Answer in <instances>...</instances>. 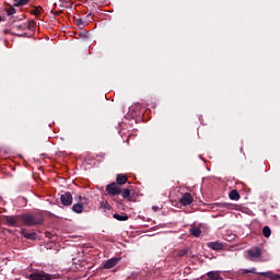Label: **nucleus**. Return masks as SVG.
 <instances>
[{
  "label": "nucleus",
  "instance_id": "f257e3e1",
  "mask_svg": "<svg viewBox=\"0 0 280 280\" xmlns=\"http://www.w3.org/2000/svg\"><path fill=\"white\" fill-rule=\"evenodd\" d=\"M21 215L22 222L25 226H38V224H43V222H45L43 214L24 213Z\"/></svg>",
  "mask_w": 280,
  "mask_h": 280
},
{
  "label": "nucleus",
  "instance_id": "f03ea898",
  "mask_svg": "<svg viewBox=\"0 0 280 280\" xmlns=\"http://www.w3.org/2000/svg\"><path fill=\"white\" fill-rule=\"evenodd\" d=\"M242 275H258L259 277H267V279L271 280H279L280 275L279 273H272V271H266V272H257V269L253 267L252 269H243L241 270Z\"/></svg>",
  "mask_w": 280,
  "mask_h": 280
},
{
  "label": "nucleus",
  "instance_id": "7ed1b4c3",
  "mask_svg": "<svg viewBox=\"0 0 280 280\" xmlns=\"http://www.w3.org/2000/svg\"><path fill=\"white\" fill-rule=\"evenodd\" d=\"M21 220H22L21 214L4 217V222H7L9 226H19V224H21Z\"/></svg>",
  "mask_w": 280,
  "mask_h": 280
},
{
  "label": "nucleus",
  "instance_id": "20e7f679",
  "mask_svg": "<svg viewBox=\"0 0 280 280\" xmlns=\"http://www.w3.org/2000/svg\"><path fill=\"white\" fill-rule=\"evenodd\" d=\"M108 196H119L121 194V187L117 183H112L106 186Z\"/></svg>",
  "mask_w": 280,
  "mask_h": 280
},
{
  "label": "nucleus",
  "instance_id": "39448f33",
  "mask_svg": "<svg viewBox=\"0 0 280 280\" xmlns=\"http://www.w3.org/2000/svg\"><path fill=\"white\" fill-rule=\"evenodd\" d=\"M60 201L63 207H71L73 205V195L70 191H66L60 196Z\"/></svg>",
  "mask_w": 280,
  "mask_h": 280
},
{
  "label": "nucleus",
  "instance_id": "423d86ee",
  "mask_svg": "<svg viewBox=\"0 0 280 280\" xmlns=\"http://www.w3.org/2000/svg\"><path fill=\"white\" fill-rule=\"evenodd\" d=\"M119 261H121V258L113 257L103 262V268H105L106 270H110V268H115V266H117V264H119Z\"/></svg>",
  "mask_w": 280,
  "mask_h": 280
},
{
  "label": "nucleus",
  "instance_id": "0eeeda50",
  "mask_svg": "<svg viewBox=\"0 0 280 280\" xmlns=\"http://www.w3.org/2000/svg\"><path fill=\"white\" fill-rule=\"evenodd\" d=\"M179 202L183 205V207H189V205L194 202V196H191L189 192H185Z\"/></svg>",
  "mask_w": 280,
  "mask_h": 280
},
{
  "label": "nucleus",
  "instance_id": "6e6552de",
  "mask_svg": "<svg viewBox=\"0 0 280 280\" xmlns=\"http://www.w3.org/2000/svg\"><path fill=\"white\" fill-rule=\"evenodd\" d=\"M31 280H49V275L45 272H33L28 276Z\"/></svg>",
  "mask_w": 280,
  "mask_h": 280
},
{
  "label": "nucleus",
  "instance_id": "1a4fd4ad",
  "mask_svg": "<svg viewBox=\"0 0 280 280\" xmlns=\"http://www.w3.org/2000/svg\"><path fill=\"white\" fill-rule=\"evenodd\" d=\"M247 254L249 255V257H252L253 259H259V257H261V249L259 248H254V249H249L247 252Z\"/></svg>",
  "mask_w": 280,
  "mask_h": 280
},
{
  "label": "nucleus",
  "instance_id": "9d476101",
  "mask_svg": "<svg viewBox=\"0 0 280 280\" xmlns=\"http://www.w3.org/2000/svg\"><path fill=\"white\" fill-rule=\"evenodd\" d=\"M22 235H24V237L26 240H37L38 238V234H36V232H27V230L22 229Z\"/></svg>",
  "mask_w": 280,
  "mask_h": 280
},
{
  "label": "nucleus",
  "instance_id": "9b49d317",
  "mask_svg": "<svg viewBox=\"0 0 280 280\" xmlns=\"http://www.w3.org/2000/svg\"><path fill=\"white\" fill-rule=\"evenodd\" d=\"M126 183H128V176L118 174L116 177V185H126Z\"/></svg>",
  "mask_w": 280,
  "mask_h": 280
},
{
  "label": "nucleus",
  "instance_id": "f8f14e48",
  "mask_svg": "<svg viewBox=\"0 0 280 280\" xmlns=\"http://www.w3.org/2000/svg\"><path fill=\"white\" fill-rule=\"evenodd\" d=\"M232 205L228 202H217L212 205V209H231Z\"/></svg>",
  "mask_w": 280,
  "mask_h": 280
},
{
  "label": "nucleus",
  "instance_id": "ddd939ff",
  "mask_svg": "<svg viewBox=\"0 0 280 280\" xmlns=\"http://www.w3.org/2000/svg\"><path fill=\"white\" fill-rule=\"evenodd\" d=\"M72 211L74 213H83L84 211V203L81 202H77L72 206Z\"/></svg>",
  "mask_w": 280,
  "mask_h": 280
},
{
  "label": "nucleus",
  "instance_id": "4468645a",
  "mask_svg": "<svg viewBox=\"0 0 280 280\" xmlns=\"http://www.w3.org/2000/svg\"><path fill=\"white\" fill-rule=\"evenodd\" d=\"M209 248H211L212 250H222V248H224V245H222V243H218V242H210L208 244Z\"/></svg>",
  "mask_w": 280,
  "mask_h": 280
},
{
  "label": "nucleus",
  "instance_id": "2eb2a0df",
  "mask_svg": "<svg viewBox=\"0 0 280 280\" xmlns=\"http://www.w3.org/2000/svg\"><path fill=\"white\" fill-rule=\"evenodd\" d=\"M229 198L230 200H240L241 196H240V192L236 189H234L230 191Z\"/></svg>",
  "mask_w": 280,
  "mask_h": 280
},
{
  "label": "nucleus",
  "instance_id": "dca6fc26",
  "mask_svg": "<svg viewBox=\"0 0 280 280\" xmlns=\"http://www.w3.org/2000/svg\"><path fill=\"white\" fill-rule=\"evenodd\" d=\"M14 8H23V5H27L30 0H14Z\"/></svg>",
  "mask_w": 280,
  "mask_h": 280
},
{
  "label": "nucleus",
  "instance_id": "f3484780",
  "mask_svg": "<svg viewBox=\"0 0 280 280\" xmlns=\"http://www.w3.org/2000/svg\"><path fill=\"white\" fill-rule=\"evenodd\" d=\"M113 218L115 220H118V222H126V220H128V214H118V213H115L113 215Z\"/></svg>",
  "mask_w": 280,
  "mask_h": 280
},
{
  "label": "nucleus",
  "instance_id": "a211bd4d",
  "mask_svg": "<svg viewBox=\"0 0 280 280\" xmlns=\"http://www.w3.org/2000/svg\"><path fill=\"white\" fill-rule=\"evenodd\" d=\"M4 12H7L8 16H12V14H16V9L14 5H9V8L4 9Z\"/></svg>",
  "mask_w": 280,
  "mask_h": 280
},
{
  "label": "nucleus",
  "instance_id": "6ab92c4d",
  "mask_svg": "<svg viewBox=\"0 0 280 280\" xmlns=\"http://www.w3.org/2000/svg\"><path fill=\"white\" fill-rule=\"evenodd\" d=\"M190 233L194 235V237H198L199 235H201L202 230H200V228L194 226L192 229H190Z\"/></svg>",
  "mask_w": 280,
  "mask_h": 280
},
{
  "label": "nucleus",
  "instance_id": "aec40b11",
  "mask_svg": "<svg viewBox=\"0 0 280 280\" xmlns=\"http://www.w3.org/2000/svg\"><path fill=\"white\" fill-rule=\"evenodd\" d=\"M208 280H222V278H220V273L218 272H209Z\"/></svg>",
  "mask_w": 280,
  "mask_h": 280
},
{
  "label": "nucleus",
  "instance_id": "412c9836",
  "mask_svg": "<svg viewBox=\"0 0 280 280\" xmlns=\"http://www.w3.org/2000/svg\"><path fill=\"white\" fill-rule=\"evenodd\" d=\"M120 194L125 200H130V189L124 188Z\"/></svg>",
  "mask_w": 280,
  "mask_h": 280
},
{
  "label": "nucleus",
  "instance_id": "4be33fe9",
  "mask_svg": "<svg viewBox=\"0 0 280 280\" xmlns=\"http://www.w3.org/2000/svg\"><path fill=\"white\" fill-rule=\"evenodd\" d=\"M26 30L34 32V30H36V22H34V20L28 21V24H26Z\"/></svg>",
  "mask_w": 280,
  "mask_h": 280
},
{
  "label": "nucleus",
  "instance_id": "5701e85b",
  "mask_svg": "<svg viewBox=\"0 0 280 280\" xmlns=\"http://www.w3.org/2000/svg\"><path fill=\"white\" fill-rule=\"evenodd\" d=\"M262 235H264V237H269L270 235H272V231L270 230V226L266 225L262 229Z\"/></svg>",
  "mask_w": 280,
  "mask_h": 280
},
{
  "label": "nucleus",
  "instance_id": "b1692460",
  "mask_svg": "<svg viewBox=\"0 0 280 280\" xmlns=\"http://www.w3.org/2000/svg\"><path fill=\"white\" fill-rule=\"evenodd\" d=\"M13 30H16V32H24V30H27V24H20L13 26Z\"/></svg>",
  "mask_w": 280,
  "mask_h": 280
},
{
  "label": "nucleus",
  "instance_id": "393cba45",
  "mask_svg": "<svg viewBox=\"0 0 280 280\" xmlns=\"http://www.w3.org/2000/svg\"><path fill=\"white\" fill-rule=\"evenodd\" d=\"M188 253L189 248L182 249L177 253V257H185L186 255H188Z\"/></svg>",
  "mask_w": 280,
  "mask_h": 280
},
{
  "label": "nucleus",
  "instance_id": "a878e982",
  "mask_svg": "<svg viewBox=\"0 0 280 280\" xmlns=\"http://www.w3.org/2000/svg\"><path fill=\"white\" fill-rule=\"evenodd\" d=\"M75 25H78L79 27L82 26L84 27V25H86V22L82 20V18H79L75 20Z\"/></svg>",
  "mask_w": 280,
  "mask_h": 280
},
{
  "label": "nucleus",
  "instance_id": "bb28decb",
  "mask_svg": "<svg viewBox=\"0 0 280 280\" xmlns=\"http://www.w3.org/2000/svg\"><path fill=\"white\" fill-rule=\"evenodd\" d=\"M34 16H40V9L38 7H35L33 11H31Z\"/></svg>",
  "mask_w": 280,
  "mask_h": 280
},
{
  "label": "nucleus",
  "instance_id": "cd10ccee",
  "mask_svg": "<svg viewBox=\"0 0 280 280\" xmlns=\"http://www.w3.org/2000/svg\"><path fill=\"white\" fill-rule=\"evenodd\" d=\"M75 200H78V202H81V205H84V202H86V198L82 197V195H78V197L75 198Z\"/></svg>",
  "mask_w": 280,
  "mask_h": 280
},
{
  "label": "nucleus",
  "instance_id": "c85d7f7f",
  "mask_svg": "<svg viewBox=\"0 0 280 280\" xmlns=\"http://www.w3.org/2000/svg\"><path fill=\"white\" fill-rule=\"evenodd\" d=\"M104 208H105V209H110V205L105 203Z\"/></svg>",
  "mask_w": 280,
  "mask_h": 280
},
{
  "label": "nucleus",
  "instance_id": "c756f323",
  "mask_svg": "<svg viewBox=\"0 0 280 280\" xmlns=\"http://www.w3.org/2000/svg\"><path fill=\"white\" fill-rule=\"evenodd\" d=\"M153 211H159V208L156 206H153Z\"/></svg>",
  "mask_w": 280,
  "mask_h": 280
},
{
  "label": "nucleus",
  "instance_id": "7c9ffc66",
  "mask_svg": "<svg viewBox=\"0 0 280 280\" xmlns=\"http://www.w3.org/2000/svg\"><path fill=\"white\" fill-rule=\"evenodd\" d=\"M1 21H5V20H4V19H2V18H1V15H0V23H1Z\"/></svg>",
  "mask_w": 280,
  "mask_h": 280
},
{
  "label": "nucleus",
  "instance_id": "2f4dec72",
  "mask_svg": "<svg viewBox=\"0 0 280 280\" xmlns=\"http://www.w3.org/2000/svg\"><path fill=\"white\" fill-rule=\"evenodd\" d=\"M16 36H23V35H21V34H16Z\"/></svg>",
  "mask_w": 280,
  "mask_h": 280
}]
</instances>
